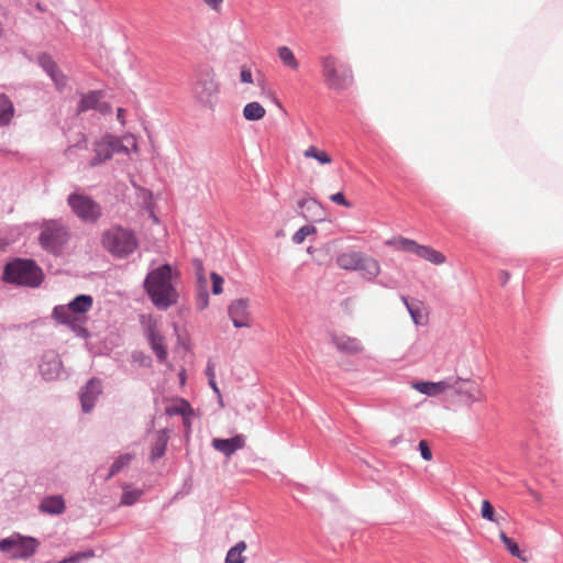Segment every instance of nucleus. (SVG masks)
I'll return each instance as SVG.
<instances>
[{"mask_svg":"<svg viewBox=\"0 0 563 563\" xmlns=\"http://www.w3.org/2000/svg\"><path fill=\"white\" fill-rule=\"evenodd\" d=\"M144 287L153 305L166 310L176 303L178 295L172 285V267L164 264L150 272L144 280Z\"/></svg>","mask_w":563,"mask_h":563,"instance_id":"f257e3e1","label":"nucleus"},{"mask_svg":"<svg viewBox=\"0 0 563 563\" xmlns=\"http://www.w3.org/2000/svg\"><path fill=\"white\" fill-rule=\"evenodd\" d=\"M2 279L8 284L37 288L44 280V272L34 260L16 257L5 264Z\"/></svg>","mask_w":563,"mask_h":563,"instance_id":"f03ea898","label":"nucleus"},{"mask_svg":"<svg viewBox=\"0 0 563 563\" xmlns=\"http://www.w3.org/2000/svg\"><path fill=\"white\" fill-rule=\"evenodd\" d=\"M101 245L114 258L124 260L139 249V239L132 229L115 224L103 231Z\"/></svg>","mask_w":563,"mask_h":563,"instance_id":"7ed1b4c3","label":"nucleus"},{"mask_svg":"<svg viewBox=\"0 0 563 563\" xmlns=\"http://www.w3.org/2000/svg\"><path fill=\"white\" fill-rule=\"evenodd\" d=\"M38 244L46 253L60 256L70 239L68 228L60 220H44L40 227Z\"/></svg>","mask_w":563,"mask_h":563,"instance_id":"20e7f679","label":"nucleus"},{"mask_svg":"<svg viewBox=\"0 0 563 563\" xmlns=\"http://www.w3.org/2000/svg\"><path fill=\"white\" fill-rule=\"evenodd\" d=\"M322 74L327 85L335 90L346 89L353 82L351 68L333 56L322 58Z\"/></svg>","mask_w":563,"mask_h":563,"instance_id":"39448f33","label":"nucleus"},{"mask_svg":"<svg viewBox=\"0 0 563 563\" xmlns=\"http://www.w3.org/2000/svg\"><path fill=\"white\" fill-rule=\"evenodd\" d=\"M93 305V298L90 295L81 294L76 296L67 305L55 306L52 317L60 324L70 325L75 329V322L78 320L75 316L88 312Z\"/></svg>","mask_w":563,"mask_h":563,"instance_id":"423d86ee","label":"nucleus"},{"mask_svg":"<svg viewBox=\"0 0 563 563\" xmlns=\"http://www.w3.org/2000/svg\"><path fill=\"white\" fill-rule=\"evenodd\" d=\"M67 205L74 214L86 223H96L102 216L101 206L84 194L71 192L67 197Z\"/></svg>","mask_w":563,"mask_h":563,"instance_id":"0eeeda50","label":"nucleus"},{"mask_svg":"<svg viewBox=\"0 0 563 563\" xmlns=\"http://www.w3.org/2000/svg\"><path fill=\"white\" fill-rule=\"evenodd\" d=\"M40 542L33 537H24L13 533L9 538L0 540V551L11 553L13 559L25 560L35 554Z\"/></svg>","mask_w":563,"mask_h":563,"instance_id":"6e6552de","label":"nucleus"},{"mask_svg":"<svg viewBox=\"0 0 563 563\" xmlns=\"http://www.w3.org/2000/svg\"><path fill=\"white\" fill-rule=\"evenodd\" d=\"M92 151L93 156L89 165L96 167L111 159L115 153H128V147L123 145L120 139L107 134L93 143Z\"/></svg>","mask_w":563,"mask_h":563,"instance_id":"1a4fd4ad","label":"nucleus"},{"mask_svg":"<svg viewBox=\"0 0 563 563\" xmlns=\"http://www.w3.org/2000/svg\"><path fill=\"white\" fill-rule=\"evenodd\" d=\"M219 85L216 81V75L211 68H205L198 74L194 85V93L199 102L211 104L218 93Z\"/></svg>","mask_w":563,"mask_h":563,"instance_id":"9d476101","label":"nucleus"},{"mask_svg":"<svg viewBox=\"0 0 563 563\" xmlns=\"http://www.w3.org/2000/svg\"><path fill=\"white\" fill-rule=\"evenodd\" d=\"M446 400L454 409L471 408L485 399L482 389H445Z\"/></svg>","mask_w":563,"mask_h":563,"instance_id":"9b49d317","label":"nucleus"},{"mask_svg":"<svg viewBox=\"0 0 563 563\" xmlns=\"http://www.w3.org/2000/svg\"><path fill=\"white\" fill-rule=\"evenodd\" d=\"M228 314L235 328L251 327L250 300L246 298L233 300L228 308Z\"/></svg>","mask_w":563,"mask_h":563,"instance_id":"f8f14e48","label":"nucleus"},{"mask_svg":"<svg viewBox=\"0 0 563 563\" xmlns=\"http://www.w3.org/2000/svg\"><path fill=\"white\" fill-rule=\"evenodd\" d=\"M63 369V363L55 351H46L41 357L38 371L47 382L56 379Z\"/></svg>","mask_w":563,"mask_h":563,"instance_id":"ddd939ff","label":"nucleus"},{"mask_svg":"<svg viewBox=\"0 0 563 563\" xmlns=\"http://www.w3.org/2000/svg\"><path fill=\"white\" fill-rule=\"evenodd\" d=\"M330 340L336 351L342 354L356 355L364 351V346L357 338L344 333L332 332Z\"/></svg>","mask_w":563,"mask_h":563,"instance_id":"4468645a","label":"nucleus"},{"mask_svg":"<svg viewBox=\"0 0 563 563\" xmlns=\"http://www.w3.org/2000/svg\"><path fill=\"white\" fill-rule=\"evenodd\" d=\"M145 335L159 362H165L167 358V349L164 343V336L156 331L155 323H148L145 328Z\"/></svg>","mask_w":563,"mask_h":563,"instance_id":"2eb2a0df","label":"nucleus"},{"mask_svg":"<svg viewBox=\"0 0 563 563\" xmlns=\"http://www.w3.org/2000/svg\"><path fill=\"white\" fill-rule=\"evenodd\" d=\"M38 65L43 68V70L51 77V79L55 82L58 88H62L66 85V77L59 70L55 60L51 57V55L46 53H42L37 57Z\"/></svg>","mask_w":563,"mask_h":563,"instance_id":"dca6fc26","label":"nucleus"},{"mask_svg":"<svg viewBox=\"0 0 563 563\" xmlns=\"http://www.w3.org/2000/svg\"><path fill=\"white\" fill-rule=\"evenodd\" d=\"M245 444L243 435L239 434L230 439H213L212 446L223 453L225 456H231L238 450L242 449Z\"/></svg>","mask_w":563,"mask_h":563,"instance_id":"f3484780","label":"nucleus"},{"mask_svg":"<svg viewBox=\"0 0 563 563\" xmlns=\"http://www.w3.org/2000/svg\"><path fill=\"white\" fill-rule=\"evenodd\" d=\"M40 510L48 515H60L65 511V501L60 495L47 496L42 499Z\"/></svg>","mask_w":563,"mask_h":563,"instance_id":"a211bd4d","label":"nucleus"},{"mask_svg":"<svg viewBox=\"0 0 563 563\" xmlns=\"http://www.w3.org/2000/svg\"><path fill=\"white\" fill-rule=\"evenodd\" d=\"M386 245L393 246L396 251H402L406 253L416 254L418 256L422 255V245H419L412 240L406 238H396L386 241Z\"/></svg>","mask_w":563,"mask_h":563,"instance_id":"6ab92c4d","label":"nucleus"},{"mask_svg":"<svg viewBox=\"0 0 563 563\" xmlns=\"http://www.w3.org/2000/svg\"><path fill=\"white\" fill-rule=\"evenodd\" d=\"M168 432L166 429L159 430L156 433L155 440L151 448V461H156L164 456L168 443Z\"/></svg>","mask_w":563,"mask_h":563,"instance_id":"aec40b11","label":"nucleus"},{"mask_svg":"<svg viewBox=\"0 0 563 563\" xmlns=\"http://www.w3.org/2000/svg\"><path fill=\"white\" fill-rule=\"evenodd\" d=\"M356 271H360L363 277L372 280L379 274L380 266L379 263L373 257H368L362 254Z\"/></svg>","mask_w":563,"mask_h":563,"instance_id":"412c9836","label":"nucleus"},{"mask_svg":"<svg viewBox=\"0 0 563 563\" xmlns=\"http://www.w3.org/2000/svg\"><path fill=\"white\" fill-rule=\"evenodd\" d=\"M165 412L168 416H183L186 420L189 416L192 415V409L188 401L184 399H176L174 402L166 406Z\"/></svg>","mask_w":563,"mask_h":563,"instance_id":"4be33fe9","label":"nucleus"},{"mask_svg":"<svg viewBox=\"0 0 563 563\" xmlns=\"http://www.w3.org/2000/svg\"><path fill=\"white\" fill-rule=\"evenodd\" d=\"M298 214H300L305 219H311L317 221L323 219L324 211L321 203L317 199L308 198L306 211H298Z\"/></svg>","mask_w":563,"mask_h":563,"instance_id":"5701e85b","label":"nucleus"},{"mask_svg":"<svg viewBox=\"0 0 563 563\" xmlns=\"http://www.w3.org/2000/svg\"><path fill=\"white\" fill-rule=\"evenodd\" d=\"M361 252H347L338 256V265L346 271H356L361 261Z\"/></svg>","mask_w":563,"mask_h":563,"instance_id":"b1692460","label":"nucleus"},{"mask_svg":"<svg viewBox=\"0 0 563 563\" xmlns=\"http://www.w3.org/2000/svg\"><path fill=\"white\" fill-rule=\"evenodd\" d=\"M99 101L100 91H90L81 97L77 107V111L81 113L91 109H99Z\"/></svg>","mask_w":563,"mask_h":563,"instance_id":"393cba45","label":"nucleus"},{"mask_svg":"<svg viewBox=\"0 0 563 563\" xmlns=\"http://www.w3.org/2000/svg\"><path fill=\"white\" fill-rule=\"evenodd\" d=\"M265 108L256 101L249 102L243 109V115L247 121H258L264 118Z\"/></svg>","mask_w":563,"mask_h":563,"instance_id":"a878e982","label":"nucleus"},{"mask_svg":"<svg viewBox=\"0 0 563 563\" xmlns=\"http://www.w3.org/2000/svg\"><path fill=\"white\" fill-rule=\"evenodd\" d=\"M14 114V107L8 97L0 98V128L8 125Z\"/></svg>","mask_w":563,"mask_h":563,"instance_id":"bb28decb","label":"nucleus"},{"mask_svg":"<svg viewBox=\"0 0 563 563\" xmlns=\"http://www.w3.org/2000/svg\"><path fill=\"white\" fill-rule=\"evenodd\" d=\"M246 549V543L244 541H239L234 547H232L225 556V563H244L245 558L243 556V552Z\"/></svg>","mask_w":563,"mask_h":563,"instance_id":"cd10ccee","label":"nucleus"},{"mask_svg":"<svg viewBox=\"0 0 563 563\" xmlns=\"http://www.w3.org/2000/svg\"><path fill=\"white\" fill-rule=\"evenodd\" d=\"M99 393V389H85L80 394V404L84 412L88 413L92 410Z\"/></svg>","mask_w":563,"mask_h":563,"instance_id":"c85d7f7f","label":"nucleus"},{"mask_svg":"<svg viewBox=\"0 0 563 563\" xmlns=\"http://www.w3.org/2000/svg\"><path fill=\"white\" fill-rule=\"evenodd\" d=\"M500 540L503 541L506 550L515 558L519 559L522 562L527 561V558L522 555L521 550L517 542H515L511 538L507 537L505 532H500Z\"/></svg>","mask_w":563,"mask_h":563,"instance_id":"c756f323","label":"nucleus"},{"mask_svg":"<svg viewBox=\"0 0 563 563\" xmlns=\"http://www.w3.org/2000/svg\"><path fill=\"white\" fill-rule=\"evenodd\" d=\"M278 57L286 66L291 69H297L299 67V63L296 59L292 51L287 46H280L278 48Z\"/></svg>","mask_w":563,"mask_h":563,"instance_id":"7c9ffc66","label":"nucleus"},{"mask_svg":"<svg viewBox=\"0 0 563 563\" xmlns=\"http://www.w3.org/2000/svg\"><path fill=\"white\" fill-rule=\"evenodd\" d=\"M303 155L306 157L317 159L322 165L330 164L332 162L331 156L327 152L321 151V150H319L318 147H316L313 145L309 146L305 151Z\"/></svg>","mask_w":563,"mask_h":563,"instance_id":"2f4dec72","label":"nucleus"},{"mask_svg":"<svg viewBox=\"0 0 563 563\" xmlns=\"http://www.w3.org/2000/svg\"><path fill=\"white\" fill-rule=\"evenodd\" d=\"M134 455L131 453H125L120 455L111 465L110 472H109V478L121 472L124 467H126L131 461L133 460Z\"/></svg>","mask_w":563,"mask_h":563,"instance_id":"473e14b6","label":"nucleus"},{"mask_svg":"<svg viewBox=\"0 0 563 563\" xmlns=\"http://www.w3.org/2000/svg\"><path fill=\"white\" fill-rule=\"evenodd\" d=\"M143 495H144L143 489L128 490L124 488V492H123L121 500H120V505L121 506H132L135 503H137Z\"/></svg>","mask_w":563,"mask_h":563,"instance_id":"72a5a7b5","label":"nucleus"},{"mask_svg":"<svg viewBox=\"0 0 563 563\" xmlns=\"http://www.w3.org/2000/svg\"><path fill=\"white\" fill-rule=\"evenodd\" d=\"M424 261L433 265H442L446 262V257L443 253L432 247L424 246Z\"/></svg>","mask_w":563,"mask_h":563,"instance_id":"f704fd0d","label":"nucleus"},{"mask_svg":"<svg viewBox=\"0 0 563 563\" xmlns=\"http://www.w3.org/2000/svg\"><path fill=\"white\" fill-rule=\"evenodd\" d=\"M95 556V550L88 549L86 551L76 552L63 559L59 563H80L82 561L92 559Z\"/></svg>","mask_w":563,"mask_h":563,"instance_id":"c9c22d12","label":"nucleus"},{"mask_svg":"<svg viewBox=\"0 0 563 563\" xmlns=\"http://www.w3.org/2000/svg\"><path fill=\"white\" fill-rule=\"evenodd\" d=\"M316 232L313 225H303L295 232L291 240L295 244H301L308 235Z\"/></svg>","mask_w":563,"mask_h":563,"instance_id":"e433bc0d","label":"nucleus"},{"mask_svg":"<svg viewBox=\"0 0 563 563\" xmlns=\"http://www.w3.org/2000/svg\"><path fill=\"white\" fill-rule=\"evenodd\" d=\"M401 300L405 303L408 312L410 313V317L416 325L420 324V309L416 307L413 303L409 302L408 298L406 296H401Z\"/></svg>","mask_w":563,"mask_h":563,"instance_id":"4c0bfd02","label":"nucleus"},{"mask_svg":"<svg viewBox=\"0 0 563 563\" xmlns=\"http://www.w3.org/2000/svg\"><path fill=\"white\" fill-rule=\"evenodd\" d=\"M481 515L484 519L495 522V510L488 500L482 501Z\"/></svg>","mask_w":563,"mask_h":563,"instance_id":"58836bf2","label":"nucleus"},{"mask_svg":"<svg viewBox=\"0 0 563 563\" xmlns=\"http://www.w3.org/2000/svg\"><path fill=\"white\" fill-rule=\"evenodd\" d=\"M212 282V292L214 295H220L222 292L223 278L216 272H212L210 275Z\"/></svg>","mask_w":563,"mask_h":563,"instance_id":"ea45409f","label":"nucleus"},{"mask_svg":"<svg viewBox=\"0 0 563 563\" xmlns=\"http://www.w3.org/2000/svg\"><path fill=\"white\" fill-rule=\"evenodd\" d=\"M206 375L208 377V385H209V387H217L216 368H214V365L211 362H208V365H207V368H206Z\"/></svg>","mask_w":563,"mask_h":563,"instance_id":"a19ab883","label":"nucleus"},{"mask_svg":"<svg viewBox=\"0 0 563 563\" xmlns=\"http://www.w3.org/2000/svg\"><path fill=\"white\" fill-rule=\"evenodd\" d=\"M330 200L332 202L336 203V205H341V206H344L346 208H350L352 206L351 202L345 199V196L341 191L331 195L330 196Z\"/></svg>","mask_w":563,"mask_h":563,"instance_id":"79ce46f5","label":"nucleus"},{"mask_svg":"<svg viewBox=\"0 0 563 563\" xmlns=\"http://www.w3.org/2000/svg\"><path fill=\"white\" fill-rule=\"evenodd\" d=\"M209 305V295L207 291H201L197 296V307L199 310H203Z\"/></svg>","mask_w":563,"mask_h":563,"instance_id":"37998d69","label":"nucleus"},{"mask_svg":"<svg viewBox=\"0 0 563 563\" xmlns=\"http://www.w3.org/2000/svg\"><path fill=\"white\" fill-rule=\"evenodd\" d=\"M240 79L244 84H252L253 82V75L250 68L242 67L240 73Z\"/></svg>","mask_w":563,"mask_h":563,"instance_id":"c03bdc74","label":"nucleus"},{"mask_svg":"<svg viewBox=\"0 0 563 563\" xmlns=\"http://www.w3.org/2000/svg\"><path fill=\"white\" fill-rule=\"evenodd\" d=\"M223 0H205L206 4L213 10H218Z\"/></svg>","mask_w":563,"mask_h":563,"instance_id":"a18cd8bd","label":"nucleus"},{"mask_svg":"<svg viewBox=\"0 0 563 563\" xmlns=\"http://www.w3.org/2000/svg\"><path fill=\"white\" fill-rule=\"evenodd\" d=\"M307 205H308V198L300 199L297 203L298 211H306Z\"/></svg>","mask_w":563,"mask_h":563,"instance_id":"49530a36","label":"nucleus"},{"mask_svg":"<svg viewBox=\"0 0 563 563\" xmlns=\"http://www.w3.org/2000/svg\"><path fill=\"white\" fill-rule=\"evenodd\" d=\"M528 493H529V494H530V496H531L532 498H534L537 501H540V500H541V498H542V497H541V494H540V493H538V492H536V490H533L532 488H529V489H528Z\"/></svg>","mask_w":563,"mask_h":563,"instance_id":"de8ad7c7","label":"nucleus"},{"mask_svg":"<svg viewBox=\"0 0 563 563\" xmlns=\"http://www.w3.org/2000/svg\"><path fill=\"white\" fill-rule=\"evenodd\" d=\"M432 459V453L430 448L424 443V460L430 461Z\"/></svg>","mask_w":563,"mask_h":563,"instance_id":"09e8293b","label":"nucleus"},{"mask_svg":"<svg viewBox=\"0 0 563 563\" xmlns=\"http://www.w3.org/2000/svg\"><path fill=\"white\" fill-rule=\"evenodd\" d=\"M117 118L122 124L124 123V110L122 108H118Z\"/></svg>","mask_w":563,"mask_h":563,"instance_id":"8fccbe9b","label":"nucleus"},{"mask_svg":"<svg viewBox=\"0 0 563 563\" xmlns=\"http://www.w3.org/2000/svg\"><path fill=\"white\" fill-rule=\"evenodd\" d=\"M178 376H179V384H180V386H184L186 384L185 371L184 369L180 371Z\"/></svg>","mask_w":563,"mask_h":563,"instance_id":"3c124183","label":"nucleus"},{"mask_svg":"<svg viewBox=\"0 0 563 563\" xmlns=\"http://www.w3.org/2000/svg\"><path fill=\"white\" fill-rule=\"evenodd\" d=\"M441 389H428V388H424V395H428V396H435L438 394V391H440Z\"/></svg>","mask_w":563,"mask_h":563,"instance_id":"603ef678","label":"nucleus"},{"mask_svg":"<svg viewBox=\"0 0 563 563\" xmlns=\"http://www.w3.org/2000/svg\"><path fill=\"white\" fill-rule=\"evenodd\" d=\"M428 387H443L440 383H426L424 382V388Z\"/></svg>","mask_w":563,"mask_h":563,"instance_id":"864d4df0","label":"nucleus"},{"mask_svg":"<svg viewBox=\"0 0 563 563\" xmlns=\"http://www.w3.org/2000/svg\"><path fill=\"white\" fill-rule=\"evenodd\" d=\"M93 384H95V378H91L89 379L84 387H87V388H90V387H93Z\"/></svg>","mask_w":563,"mask_h":563,"instance_id":"5fc2aeb1","label":"nucleus"},{"mask_svg":"<svg viewBox=\"0 0 563 563\" xmlns=\"http://www.w3.org/2000/svg\"><path fill=\"white\" fill-rule=\"evenodd\" d=\"M411 387H422V380L413 382Z\"/></svg>","mask_w":563,"mask_h":563,"instance_id":"6e6d98bb","label":"nucleus"},{"mask_svg":"<svg viewBox=\"0 0 563 563\" xmlns=\"http://www.w3.org/2000/svg\"><path fill=\"white\" fill-rule=\"evenodd\" d=\"M422 448H423V444H422V440H420L418 442V445H417V450L422 454Z\"/></svg>","mask_w":563,"mask_h":563,"instance_id":"4d7b16f0","label":"nucleus"},{"mask_svg":"<svg viewBox=\"0 0 563 563\" xmlns=\"http://www.w3.org/2000/svg\"><path fill=\"white\" fill-rule=\"evenodd\" d=\"M397 442H398V439L396 438V439H394V440H391V441H390V444L394 446V445H396V444H397Z\"/></svg>","mask_w":563,"mask_h":563,"instance_id":"13d9d810","label":"nucleus"},{"mask_svg":"<svg viewBox=\"0 0 563 563\" xmlns=\"http://www.w3.org/2000/svg\"><path fill=\"white\" fill-rule=\"evenodd\" d=\"M79 332L87 333V330L85 328L80 327Z\"/></svg>","mask_w":563,"mask_h":563,"instance_id":"bf43d9fd","label":"nucleus"},{"mask_svg":"<svg viewBox=\"0 0 563 563\" xmlns=\"http://www.w3.org/2000/svg\"><path fill=\"white\" fill-rule=\"evenodd\" d=\"M213 391L218 395V397H220V393H219V391H220V389L214 388V389H213Z\"/></svg>","mask_w":563,"mask_h":563,"instance_id":"052dcab7","label":"nucleus"},{"mask_svg":"<svg viewBox=\"0 0 563 563\" xmlns=\"http://www.w3.org/2000/svg\"><path fill=\"white\" fill-rule=\"evenodd\" d=\"M2 97H7V96L4 93H0V98H2Z\"/></svg>","mask_w":563,"mask_h":563,"instance_id":"680f3d73","label":"nucleus"}]
</instances>
